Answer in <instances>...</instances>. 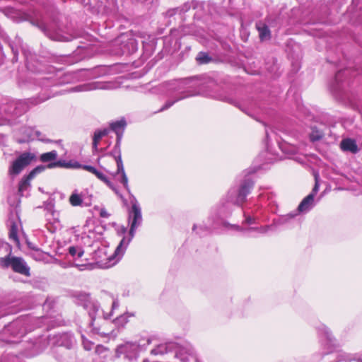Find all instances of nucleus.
Here are the masks:
<instances>
[{"instance_id":"1","label":"nucleus","mask_w":362,"mask_h":362,"mask_svg":"<svg viewBox=\"0 0 362 362\" xmlns=\"http://www.w3.org/2000/svg\"><path fill=\"white\" fill-rule=\"evenodd\" d=\"M0 265L4 269L11 267L13 272L20 274L25 276H30V269L25 261L21 257L11 256L8 255L0 258Z\"/></svg>"},{"instance_id":"2","label":"nucleus","mask_w":362,"mask_h":362,"mask_svg":"<svg viewBox=\"0 0 362 362\" xmlns=\"http://www.w3.org/2000/svg\"><path fill=\"white\" fill-rule=\"evenodd\" d=\"M36 159L34 153L23 152L13 160L8 167V174L11 177L18 175L27 166Z\"/></svg>"},{"instance_id":"3","label":"nucleus","mask_w":362,"mask_h":362,"mask_svg":"<svg viewBox=\"0 0 362 362\" xmlns=\"http://www.w3.org/2000/svg\"><path fill=\"white\" fill-rule=\"evenodd\" d=\"M91 325L93 332L102 337H106L112 332V322L105 319L93 320Z\"/></svg>"},{"instance_id":"4","label":"nucleus","mask_w":362,"mask_h":362,"mask_svg":"<svg viewBox=\"0 0 362 362\" xmlns=\"http://www.w3.org/2000/svg\"><path fill=\"white\" fill-rule=\"evenodd\" d=\"M45 166L38 165L33 168L27 175L23 176L18 183V192L22 193L26 190L30 186V181L34 179L37 174L45 171Z\"/></svg>"},{"instance_id":"5","label":"nucleus","mask_w":362,"mask_h":362,"mask_svg":"<svg viewBox=\"0 0 362 362\" xmlns=\"http://www.w3.org/2000/svg\"><path fill=\"white\" fill-rule=\"evenodd\" d=\"M253 186L254 182L250 180H245L241 184L236 199V202L238 205H240L245 202L246 197L250 194Z\"/></svg>"},{"instance_id":"6","label":"nucleus","mask_w":362,"mask_h":362,"mask_svg":"<svg viewBox=\"0 0 362 362\" xmlns=\"http://www.w3.org/2000/svg\"><path fill=\"white\" fill-rule=\"evenodd\" d=\"M132 221L131 223V228L129 233L132 235L134 229L136 228L138 223L141 221V213L139 207L136 204H132Z\"/></svg>"},{"instance_id":"7","label":"nucleus","mask_w":362,"mask_h":362,"mask_svg":"<svg viewBox=\"0 0 362 362\" xmlns=\"http://www.w3.org/2000/svg\"><path fill=\"white\" fill-rule=\"evenodd\" d=\"M115 161L117 163V167L115 174L121 173V175H122L121 182L123 184L124 187L126 189H128V179H127V177L124 172L121 156L119 155L118 156H115Z\"/></svg>"},{"instance_id":"8","label":"nucleus","mask_w":362,"mask_h":362,"mask_svg":"<svg viewBox=\"0 0 362 362\" xmlns=\"http://www.w3.org/2000/svg\"><path fill=\"white\" fill-rule=\"evenodd\" d=\"M341 148L344 151H350L356 153L358 151L356 141L351 139H344L341 141Z\"/></svg>"},{"instance_id":"9","label":"nucleus","mask_w":362,"mask_h":362,"mask_svg":"<svg viewBox=\"0 0 362 362\" xmlns=\"http://www.w3.org/2000/svg\"><path fill=\"white\" fill-rule=\"evenodd\" d=\"M125 126L126 122L124 119L116 121L110 124V129L116 133L118 139H120Z\"/></svg>"},{"instance_id":"10","label":"nucleus","mask_w":362,"mask_h":362,"mask_svg":"<svg viewBox=\"0 0 362 362\" xmlns=\"http://www.w3.org/2000/svg\"><path fill=\"white\" fill-rule=\"evenodd\" d=\"M314 202V194H310L308 196H306L302 202L300 203L298 207V210L300 212L305 211L308 210L313 204Z\"/></svg>"},{"instance_id":"11","label":"nucleus","mask_w":362,"mask_h":362,"mask_svg":"<svg viewBox=\"0 0 362 362\" xmlns=\"http://www.w3.org/2000/svg\"><path fill=\"white\" fill-rule=\"evenodd\" d=\"M109 131L106 129L103 130L96 131L94 133L93 139V148L95 151L98 149V146L101 140V139L108 134Z\"/></svg>"},{"instance_id":"12","label":"nucleus","mask_w":362,"mask_h":362,"mask_svg":"<svg viewBox=\"0 0 362 362\" xmlns=\"http://www.w3.org/2000/svg\"><path fill=\"white\" fill-rule=\"evenodd\" d=\"M256 27L259 31V35L261 40H264L266 38H270V30L267 25L257 24Z\"/></svg>"},{"instance_id":"13","label":"nucleus","mask_w":362,"mask_h":362,"mask_svg":"<svg viewBox=\"0 0 362 362\" xmlns=\"http://www.w3.org/2000/svg\"><path fill=\"white\" fill-rule=\"evenodd\" d=\"M57 157V153L56 151H52L50 152L44 153L40 155V160L42 163L51 162L54 160Z\"/></svg>"},{"instance_id":"14","label":"nucleus","mask_w":362,"mask_h":362,"mask_svg":"<svg viewBox=\"0 0 362 362\" xmlns=\"http://www.w3.org/2000/svg\"><path fill=\"white\" fill-rule=\"evenodd\" d=\"M9 238L13 240L16 244H19V238L18 236V226L15 222L11 223L9 230Z\"/></svg>"},{"instance_id":"15","label":"nucleus","mask_w":362,"mask_h":362,"mask_svg":"<svg viewBox=\"0 0 362 362\" xmlns=\"http://www.w3.org/2000/svg\"><path fill=\"white\" fill-rule=\"evenodd\" d=\"M94 175L100 180H101L102 182L105 183L110 189H112L113 191H115L117 194V192L115 187H114V185H112V183L107 179V177L103 173H101L97 170V171L95 172V173Z\"/></svg>"},{"instance_id":"16","label":"nucleus","mask_w":362,"mask_h":362,"mask_svg":"<svg viewBox=\"0 0 362 362\" xmlns=\"http://www.w3.org/2000/svg\"><path fill=\"white\" fill-rule=\"evenodd\" d=\"M324 136L323 132L316 127L312 128V132L310 134V139L312 141H317L322 139Z\"/></svg>"},{"instance_id":"17","label":"nucleus","mask_w":362,"mask_h":362,"mask_svg":"<svg viewBox=\"0 0 362 362\" xmlns=\"http://www.w3.org/2000/svg\"><path fill=\"white\" fill-rule=\"evenodd\" d=\"M69 203L73 206H78L82 204L83 199L79 194L73 193L69 197Z\"/></svg>"},{"instance_id":"18","label":"nucleus","mask_w":362,"mask_h":362,"mask_svg":"<svg viewBox=\"0 0 362 362\" xmlns=\"http://www.w3.org/2000/svg\"><path fill=\"white\" fill-rule=\"evenodd\" d=\"M197 61L199 64H207L211 61V58L207 53L201 52L197 57Z\"/></svg>"},{"instance_id":"19","label":"nucleus","mask_w":362,"mask_h":362,"mask_svg":"<svg viewBox=\"0 0 362 362\" xmlns=\"http://www.w3.org/2000/svg\"><path fill=\"white\" fill-rule=\"evenodd\" d=\"M63 166H64V163L61 160H58L56 162H52V163H49L47 167L48 168H54L56 167H63Z\"/></svg>"},{"instance_id":"20","label":"nucleus","mask_w":362,"mask_h":362,"mask_svg":"<svg viewBox=\"0 0 362 362\" xmlns=\"http://www.w3.org/2000/svg\"><path fill=\"white\" fill-rule=\"evenodd\" d=\"M315 183L314 187L313 188L312 192L310 194H313L314 196L317 194L319 189V183H318V175H316L315 177Z\"/></svg>"},{"instance_id":"21","label":"nucleus","mask_w":362,"mask_h":362,"mask_svg":"<svg viewBox=\"0 0 362 362\" xmlns=\"http://www.w3.org/2000/svg\"><path fill=\"white\" fill-rule=\"evenodd\" d=\"M83 169L86 170L87 171H88L89 173H92L93 175L97 171V169L95 168H94L93 166H91V165H84L83 166Z\"/></svg>"},{"instance_id":"22","label":"nucleus","mask_w":362,"mask_h":362,"mask_svg":"<svg viewBox=\"0 0 362 362\" xmlns=\"http://www.w3.org/2000/svg\"><path fill=\"white\" fill-rule=\"evenodd\" d=\"M110 214L107 212L105 209H101L100 211V216L102 218H108Z\"/></svg>"},{"instance_id":"23","label":"nucleus","mask_w":362,"mask_h":362,"mask_svg":"<svg viewBox=\"0 0 362 362\" xmlns=\"http://www.w3.org/2000/svg\"><path fill=\"white\" fill-rule=\"evenodd\" d=\"M177 100H175V101H168L165 103V105L163 106V107L161 108V111L162 110H167L168 109L169 107H170Z\"/></svg>"},{"instance_id":"24","label":"nucleus","mask_w":362,"mask_h":362,"mask_svg":"<svg viewBox=\"0 0 362 362\" xmlns=\"http://www.w3.org/2000/svg\"><path fill=\"white\" fill-rule=\"evenodd\" d=\"M69 253L72 256H75L77 253V249L74 246H71L69 247Z\"/></svg>"},{"instance_id":"25","label":"nucleus","mask_w":362,"mask_h":362,"mask_svg":"<svg viewBox=\"0 0 362 362\" xmlns=\"http://www.w3.org/2000/svg\"><path fill=\"white\" fill-rule=\"evenodd\" d=\"M84 254V251L83 250H81L78 253L77 255L78 257H81Z\"/></svg>"}]
</instances>
